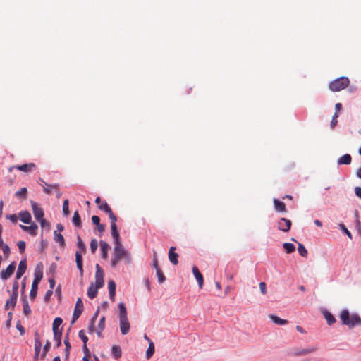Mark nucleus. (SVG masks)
<instances>
[{
    "mask_svg": "<svg viewBox=\"0 0 361 361\" xmlns=\"http://www.w3.org/2000/svg\"><path fill=\"white\" fill-rule=\"evenodd\" d=\"M114 257L111 259V266L116 267L117 264L122 259L126 260L127 263H130L131 258L130 253L126 250L121 243L119 244H114Z\"/></svg>",
    "mask_w": 361,
    "mask_h": 361,
    "instance_id": "f257e3e1",
    "label": "nucleus"
},
{
    "mask_svg": "<svg viewBox=\"0 0 361 361\" xmlns=\"http://www.w3.org/2000/svg\"><path fill=\"white\" fill-rule=\"evenodd\" d=\"M119 309V325L121 332L123 335H126L130 330V322L127 317V310L124 303L118 304Z\"/></svg>",
    "mask_w": 361,
    "mask_h": 361,
    "instance_id": "f03ea898",
    "label": "nucleus"
},
{
    "mask_svg": "<svg viewBox=\"0 0 361 361\" xmlns=\"http://www.w3.org/2000/svg\"><path fill=\"white\" fill-rule=\"evenodd\" d=\"M340 319L343 324L348 326L349 328H353L355 326H361V318L357 314H352L350 317L348 310H342L340 314Z\"/></svg>",
    "mask_w": 361,
    "mask_h": 361,
    "instance_id": "7ed1b4c3",
    "label": "nucleus"
},
{
    "mask_svg": "<svg viewBox=\"0 0 361 361\" xmlns=\"http://www.w3.org/2000/svg\"><path fill=\"white\" fill-rule=\"evenodd\" d=\"M348 85L349 79L346 77H341L332 81L329 84V87L331 91L338 92L345 89L346 87L348 86Z\"/></svg>",
    "mask_w": 361,
    "mask_h": 361,
    "instance_id": "20e7f679",
    "label": "nucleus"
},
{
    "mask_svg": "<svg viewBox=\"0 0 361 361\" xmlns=\"http://www.w3.org/2000/svg\"><path fill=\"white\" fill-rule=\"evenodd\" d=\"M83 311V303L81 298H78L75 306L71 324H73L80 317Z\"/></svg>",
    "mask_w": 361,
    "mask_h": 361,
    "instance_id": "39448f33",
    "label": "nucleus"
},
{
    "mask_svg": "<svg viewBox=\"0 0 361 361\" xmlns=\"http://www.w3.org/2000/svg\"><path fill=\"white\" fill-rule=\"evenodd\" d=\"M110 220H111V235L114 240V244H119L121 242V239H120L119 233L117 230V226H116L117 218L115 217Z\"/></svg>",
    "mask_w": 361,
    "mask_h": 361,
    "instance_id": "423d86ee",
    "label": "nucleus"
},
{
    "mask_svg": "<svg viewBox=\"0 0 361 361\" xmlns=\"http://www.w3.org/2000/svg\"><path fill=\"white\" fill-rule=\"evenodd\" d=\"M104 286V271L98 264H96L95 286L100 288Z\"/></svg>",
    "mask_w": 361,
    "mask_h": 361,
    "instance_id": "0eeeda50",
    "label": "nucleus"
},
{
    "mask_svg": "<svg viewBox=\"0 0 361 361\" xmlns=\"http://www.w3.org/2000/svg\"><path fill=\"white\" fill-rule=\"evenodd\" d=\"M292 225L290 220L286 218H281L277 222V228L283 232H288L290 231Z\"/></svg>",
    "mask_w": 361,
    "mask_h": 361,
    "instance_id": "6e6552de",
    "label": "nucleus"
},
{
    "mask_svg": "<svg viewBox=\"0 0 361 361\" xmlns=\"http://www.w3.org/2000/svg\"><path fill=\"white\" fill-rule=\"evenodd\" d=\"M16 269V262H13L11 263L7 268L2 271L1 273V279L4 280H7L9 279L13 274Z\"/></svg>",
    "mask_w": 361,
    "mask_h": 361,
    "instance_id": "1a4fd4ad",
    "label": "nucleus"
},
{
    "mask_svg": "<svg viewBox=\"0 0 361 361\" xmlns=\"http://www.w3.org/2000/svg\"><path fill=\"white\" fill-rule=\"evenodd\" d=\"M31 206L35 218L39 221L44 218V211L35 202H31Z\"/></svg>",
    "mask_w": 361,
    "mask_h": 361,
    "instance_id": "9d476101",
    "label": "nucleus"
},
{
    "mask_svg": "<svg viewBox=\"0 0 361 361\" xmlns=\"http://www.w3.org/2000/svg\"><path fill=\"white\" fill-rule=\"evenodd\" d=\"M317 350L316 348H298L294 350L293 355L295 356H304L309 355Z\"/></svg>",
    "mask_w": 361,
    "mask_h": 361,
    "instance_id": "9b49d317",
    "label": "nucleus"
},
{
    "mask_svg": "<svg viewBox=\"0 0 361 361\" xmlns=\"http://www.w3.org/2000/svg\"><path fill=\"white\" fill-rule=\"evenodd\" d=\"M98 207L99 209L106 213L110 219L116 217L106 202H104L101 204H99Z\"/></svg>",
    "mask_w": 361,
    "mask_h": 361,
    "instance_id": "f8f14e48",
    "label": "nucleus"
},
{
    "mask_svg": "<svg viewBox=\"0 0 361 361\" xmlns=\"http://www.w3.org/2000/svg\"><path fill=\"white\" fill-rule=\"evenodd\" d=\"M27 269L26 260H21L18 264V270L16 272V278L19 279L25 274Z\"/></svg>",
    "mask_w": 361,
    "mask_h": 361,
    "instance_id": "ddd939ff",
    "label": "nucleus"
},
{
    "mask_svg": "<svg viewBox=\"0 0 361 361\" xmlns=\"http://www.w3.org/2000/svg\"><path fill=\"white\" fill-rule=\"evenodd\" d=\"M176 247H171L169 251V261L174 265H177L178 263V255L175 252Z\"/></svg>",
    "mask_w": 361,
    "mask_h": 361,
    "instance_id": "4468645a",
    "label": "nucleus"
},
{
    "mask_svg": "<svg viewBox=\"0 0 361 361\" xmlns=\"http://www.w3.org/2000/svg\"><path fill=\"white\" fill-rule=\"evenodd\" d=\"M35 164L34 163H29V164H24L22 165H18L13 166V168H16V169L23 171V172H30L32 169L35 168Z\"/></svg>",
    "mask_w": 361,
    "mask_h": 361,
    "instance_id": "2eb2a0df",
    "label": "nucleus"
},
{
    "mask_svg": "<svg viewBox=\"0 0 361 361\" xmlns=\"http://www.w3.org/2000/svg\"><path fill=\"white\" fill-rule=\"evenodd\" d=\"M192 272H193V274H194L195 279H197V281L198 282L199 287L201 288L202 287L203 283H204V279H203L202 274L199 271L198 268L196 267H192Z\"/></svg>",
    "mask_w": 361,
    "mask_h": 361,
    "instance_id": "dca6fc26",
    "label": "nucleus"
},
{
    "mask_svg": "<svg viewBox=\"0 0 361 361\" xmlns=\"http://www.w3.org/2000/svg\"><path fill=\"white\" fill-rule=\"evenodd\" d=\"M20 226L23 231L29 232L32 235H36L38 228L37 225L35 223H32L30 226L20 225Z\"/></svg>",
    "mask_w": 361,
    "mask_h": 361,
    "instance_id": "f3484780",
    "label": "nucleus"
},
{
    "mask_svg": "<svg viewBox=\"0 0 361 361\" xmlns=\"http://www.w3.org/2000/svg\"><path fill=\"white\" fill-rule=\"evenodd\" d=\"M17 298H18V294H16V293L12 294L11 298L6 300V302L5 305V309L8 310L10 307L13 309L16 304V302H17Z\"/></svg>",
    "mask_w": 361,
    "mask_h": 361,
    "instance_id": "a211bd4d",
    "label": "nucleus"
},
{
    "mask_svg": "<svg viewBox=\"0 0 361 361\" xmlns=\"http://www.w3.org/2000/svg\"><path fill=\"white\" fill-rule=\"evenodd\" d=\"M100 248H101V251H102V258L104 259H106L109 257V255H108V251L109 249V244L104 240H101L100 241Z\"/></svg>",
    "mask_w": 361,
    "mask_h": 361,
    "instance_id": "6ab92c4d",
    "label": "nucleus"
},
{
    "mask_svg": "<svg viewBox=\"0 0 361 361\" xmlns=\"http://www.w3.org/2000/svg\"><path fill=\"white\" fill-rule=\"evenodd\" d=\"M108 288L109 291L110 299L112 301H114L116 295V283L114 282V281L110 280L108 282Z\"/></svg>",
    "mask_w": 361,
    "mask_h": 361,
    "instance_id": "aec40b11",
    "label": "nucleus"
},
{
    "mask_svg": "<svg viewBox=\"0 0 361 361\" xmlns=\"http://www.w3.org/2000/svg\"><path fill=\"white\" fill-rule=\"evenodd\" d=\"M269 318L276 324L283 326L288 323V320L279 318L275 314H269Z\"/></svg>",
    "mask_w": 361,
    "mask_h": 361,
    "instance_id": "412c9836",
    "label": "nucleus"
},
{
    "mask_svg": "<svg viewBox=\"0 0 361 361\" xmlns=\"http://www.w3.org/2000/svg\"><path fill=\"white\" fill-rule=\"evenodd\" d=\"M274 208L277 212H286V204L283 202L280 201L277 199H274Z\"/></svg>",
    "mask_w": 361,
    "mask_h": 361,
    "instance_id": "4be33fe9",
    "label": "nucleus"
},
{
    "mask_svg": "<svg viewBox=\"0 0 361 361\" xmlns=\"http://www.w3.org/2000/svg\"><path fill=\"white\" fill-rule=\"evenodd\" d=\"M42 181L44 183V185H45L43 188V191L48 195L51 194L53 190L59 188V184H58V183L49 185L48 183L43 181L42 180Z\"/></svg>",
    "mask_w": 361,
    "mask_h": 361,
    "instance_id": "5701e85b",
    "label": "nucleus"
},
{
    "mask_svg": "<svg viewBox=\"0 0 361 361\" xmlns=\"http://www.w3.org/2000/svg\"><path fill=\"white\" fill-rule=\"evenodd\" d=\"M42 343L38 338V334H35V359L37 360L41 350Z\"/></svg>",
    "mask_w": 361,
    "mask_h": 361,
    "instance_id": "b1692460",
    "label": "nucleus"
},
{
    "mask_svg": "<svg viewBox=\"0 0 361 361\" xmlns=\"http://www.w3.org/2000/svg\"><path fill=\"white\" fill-rule=\"evenodd\" d=\"M75 261L77 267L80 270V274H83V269H82V257L80 252L77 251L75 252Z\"/></svg>",
    "mask_w": 361,
    "mask_h": 361,
    "instance_id": "393cba45",
    "label": "nucleus"
},
{
    "mask_svg": "<svg viewBox=\"0 0 361 361\" xmlns=\"http://www.w3.org/2000/svg\"><path fill=\"white\" fill-rule=\"evenodd\" d=\"M42 277H43V272H42V266L40 267V265L38 264L37 266L35 271V279H34L33 281L39 283Z\"/></svg>",
    "mask_w": 361,
    "mask_h": 361,
    "instance_id": "a878e982",
    "label": "nucleus"
},
{
    "mask_svg": "<svg viewBox=\"0 0 361 361\" xmlns=\"http://www.w3.org/2000/svg\"><path fill=\"white\" fill-rule=\"evenodd\" d=\"M19 217L20 221L25 224H30L31 221V214L27 211L20 212L19 214Z\"/></svg>",
    "mask_w": 361,
    "mask_h": 361,
    "instance_id": "bb28decb",
    "label": "nucleus"
},
{
    "mask_svg": "<svg viewBox=\"0 0 361 361\" xmlns=\"http://www.w3.org/2000/svg\"><path fill=\"white\" fill-rule=\"evenodd\" d=\"M351 161H352V158H351V156L349 154H345L343 156H341L338 160V164L339 165H343V164H350L351 163Z\"/></svg>",
    "mask_w": 361,
    "mask_h": 361,
    "instance_id": "cd10ccee",
    "label": "nucleus"
},
{
    "mask_svg": "<svg viewBox=\"0 0 361 361\" xmlns=\"http://www.w3.org/2000/svg\"><path fill=\"white\" fill-rule=\"evenodd\" d=\"M323 315H324V318L326 319V322L329 325H332L333 324L335 323L336 319L334 318V315L329 311L324 310Z\"/></svg>",
    "mask_w": 361,
    "mask_h": 361,
    "instance_id": "c85d7f7f",
    "label": "nucleus"
},
{
    "mask_svg": "<svg viewBox=\"0 0 361 361\" xmlns=\"http://www.w3.org/2000/svg\"><path fill=\"white\" fill-rule=\"evenodd\" d=\"M104 328H105V317H102L99 322V324H98V326H97V328L96 330L97 334L99 337L102 336V332L103 331Z\"/></svg>",
    "mask_w": 361,
    "mask_h": 361,
    "instance_id": "c756f323",
    "label": "nucleus"
},
{
    "mask_svg": "<svg viewBox=\"0 0 361 361\" xmlns=\"http://www.w3.org/2000/svg\"><path fill=\"white\" fill-rule=\"evenodd\" d=\"M98 289L95 286H94L93 283H92L87 290V295L90 299H93L97 296Z\"/></svg>",
    "mask_w": 361,
    "mask_h": 361,
    "instance_id": "7c9ffc66",
    "label": "nucleus"
},
{
    "mask_svg": "<svg viewBox=\"0 0 361 361\" xmlns=\"http://www.w3.org/2000/svg\"><path fill=\"white\" fill-rule=\"evenodd\" d=\"M54 240L56 243L59 244L61 247H65V240L63 236L61 233H58L56 231L54 232Z\"/></svg>",
    "mask_w": 361,
    "mask_h": 361,
    "instance_id": "2f4dec72",
    "label": "nucleus"
},
{
    "mask_svg": "<svg viewBox=\"0 0 361 361\" xmlns=\"http://www.w3.org/2000/svg\"><path fill=\"white\" fill-rule=\"evenodd\" d=\"M111 353L114 358L118 360L121 357L122 355L121 348L118 345H114L111 348Z\"/></svg>",
    "mask_w": 361,
    "mask_h": 361,
    "instance_id": "473e14b6",
    "label": "nucleus"
},
{
    "mask_svg": "<svg viewBox=\"0 0 361 361\" xmlns=\"http://www.w3.org/2000/svg\"><path fill=\"white\" fill-rule=\"evenodd\" d=\"M62 322L63 319L61 317H56L54 319L52 327L54 333L61 332V331H59V327L61 326Z\"/></svg>",
    "mask_w": 361,
    "mask_h": 361,
    "instance_id": "72a5a7b5",
    "label": "nucleus"
},
{
    "mask_svg": "<svg viewBox=\"0 0 361 361\" xmlns=\"http://www.w3.org/2000/svg\"><path fill=\"white\" fill-rule=\"evenodd\" d=\"M38 283L32 281V288L30 290V296L32 300H34L37 294Z\"/></svg>",
    "mask_w": 361,
    "mask_h": 361,
    "instance_id": "f704fd0d",
    "label": "nucleus"
},
{
    "mask_svg": "<svg viewBox=\"0 0 361 361\" xmlns=\"http://www.w3.org/2000/svg\"><path fill=\"white\" fill-rule=\"evenodd\" d=\"M23 310L26 316H28L31 312V310L29 306L27 300L25 298L23 299Z\"/></svg>",
    "mask_w": 361,
    "mask_h": 361,
    "instance_id": "c9c22d12",
    "label": "nucleus"
},
{
    "mask_svg": "<svg viewBox=\"0 0 361 361\" xmlns=\"http://www.w3.org/2000/svg\"><path fill=\"white\" fill-rule=\"evenodd\" d=\"M154 353V345L152 341H149V347L146 351V357L149 359Z\"/></svg>",
    "mask_w": 361,
    "mask_h": 361,
    "instance_id": "e433bc0d",
    "label": "nucleus"
},
{
    "mask_svg": "<svg viewBox=\"0 0 361 361\" xmlns=\"http://www.w3.org/2000/svg\"><path fill=\"white\" fill-rule=\"evenodd\" d=\"M73 224L75 226H78V227H80L81 226V219H80V216L78 211H75L74 212L73 217Z\"/></svg>",
    "mask_w": 361,
    "mask_h": 361,
    "instance_id": "4c0bfd02",
    "label": "nucleus"
},
{
    "mask_svg": "<svg viewBox=\"0 0 361 361\" xmlns=\"http://www.w3.org/2000/svg\"><path fill=\"white\" fill-rule=\"evenodd\" d=\"M283 247L288 254L293 252L295 250V245L290 243H284Z\"/></svg>",
    "mask_w": 361,
    "mask_h": 361,
    "instance_id": "58836bf2",
    "label": "nucleus"
},
{
    "mask_svg": "<svg viewBox=\"0 0 361 361\" xmlns=\"http://www.w3.org/2000/svg\"><path fill=\"white\" fill-rule=\"evenodd\" d=\"M61 336L62 332L54 333V340L56 341L57 348H59L61 345Z\"/></svg>",
    "mask_w": 361,
    "mask_h": 361,
    "instance_id": "ea45409f",
    "label": "nucleus"
},
{
    "mask_svg": "<svg viewBox=\"0 0 361 361\" xmlns=\"http://www.w3.org/2000/svg\"><path fill=\"white\" fill-rule=\"evenodd\" d=\"M298 250L299 254L302 257H307L308 252H307V249L305 247V246L302 244L298 243Z\"/></svg>",
    "mask_w": 361,
    "mask_h": 361,
    "instance_id": "a19ab883",
    "label": "nucleus"
},
{
    "mask_svg": "<svg viewBox=\"0 0 361 361\" xmlns=\"http://www.w3.org/2000/svg\"><path fill=\"white\" fill-rule=\"evenodd\" d=\"M83 352H84V357L82 358L83 361H89L90 358L91 357V353L90 350L88 349L87 346H82Z\"/></svg>",
    "mask_w": 361,
    "mask_h": 361,
    "instance_id": "79ce46f5",
    "label": "nucleus"
},
{
    "mask_svg": "<svg viewBox=\"0 0 361 361\" xmlns=\"http://www.w3.org/2000/svg\"><path fill=\"white\" fill-rule=\"evenodd\" d=\"M156 272H157V276L159 283H163L165 281V280H166V278H165V276H164V273L162 272L161 269L157 270Z\"/></svg>",
    "mask_w": 361,
    "mask_h": 361,
    "instance_id": "37998d69",
    "label": "nucleus"
},
{
    "mask_svg": "<svg viewBox=\"0 0 361 361\" xmlns=\"http://www.w3.org/2000/svg\"><path fill=\"white\" fill-rule=\"evenodd\" d=\"M78 336H79V337L80 338V339L83 342V346H87V343L88 341V338L85 335V333L84 330H80L79 331Z\"/></svg>",
    "mask_w": 361,
    "mask_h": 361,
    "instance_id": "c03bdc74",
    "label": "nucleus"
},
{
    "mask_svg": "<svg viewBox=\"0 0 361 361\" xmlns=\"http://www.w3.org/2000/svg\"><path fill=\"white\" fill-rule=\"evenodd\" d=\"M98 247V242L95 238L92 239L90 242V250L92 254H94Z\"/></svg>",
    "mask_w": 361,
    "mask_h": 361,
    "instance_id": "a18cd8bd",
    "label": "nucleus"
},
{
    "mask_svg": "<svg viewBox=\"0 0 361 361\" xmlns=\"http://www.w3.org/2000/svg\"><path fill=\"white\" fill-rule=\"evenodd\" d=\"M78 240V247L82 252L86 251V246L83 241L82 240L81 238L78 235L77 238Z\"/></svg>",
    "mask_w": 361,
    "mask_h": 361,
    "instance_id": "49530a36",
    "label": "nucleus"
},
{
    "mask_svg": "<svg viewBox=\"0 0 361 361\" xmlns=\"http://www.w3.org/2000/svg\"><path fill=\"white\" fill-rule=\"evenodd\" d=\"M68 200H65L63 201V212L65 216H68L69 214V208H68Z\"/></svg>",
    "mask_w": 361,
    "mask_h": 361,
    "instance_id": "de8ad7c7",
    "label": "nucleus"
},
{
    "mask_svg": "<svg viewBox=\"0 0 361 361\" xmlns=\"http://www.w3.org/2000/svg\"><path fill=\"white\" fill-rule=\"evenodd\" d=\"M50 345H51L50 342L49 341H47L46 344L44 345V348H43V353L42 355V359L44 358V357L46 356L47 353L49 350Z\"/></svg>",
    "mask_w": 361,
    "mask_h": 361,
    "instance_id": "09e8293b",
    "label": "nucleus"
},
{
    "mask_svg": "<svg viewBox=\"0 0 361 361\" xmlns=\"http://www.w3.org/2000/svg\"><path fill=\"white\" fill-rule=\"evenodd\" d=\"M1 248L2 249L3 253L5 256V257H8L11 252L8 245H7L6 244H4L1 247Z\"/></svg>",
    "mask_w": 361,
    "mask_h": 361,
    "instance_id": "8fccbe9b",
    "label": "nucleus"
},
{
    "mask_svg": "<svg viewBox=\"0 0 361 361\" xmlns=\"http://www.w3.org/2000/svg\"><path fill=\"white\" fill-rule=\"evenodd\" d=\"M340 228L348 236L350 239H352V234L347 229L345 226L344 224H340Z\"/></svg>",
    "mask_w": 361,
    "mask_h": 361,
    "instance_id": "3c124183",
    "label": "nucleus"
},
{
    "mask_svg": "<svg viewBox=\"0 0 361 361\" xmlns=\"http://www.w3.org/2000/svg\"><path fill=\"white\" fill-rule=\"evenodd\" d=\"M26 194H27V188H21L20 190H18L16 192V196H20V197H25Z\"/></svg>",
    "mask_w": 361,
    "mask_h": 361,
    "instance_id": "603ef678",
    "label": "nucleus"
},
{
    "mask_svg": "<svg viewBox=\"0 0 361 361\" xmlns=\"http://www.w3.org/2000/svg\"><path fill=\"white\" fill-rule=\"evenodd\" d=\"M97 317V314H95V315L94 316V317L91 320V324L88 328V330H89V332L90 333H92L94 331V321L96 319V317Z\"/></svg>",
    "mask_w": 361,
    "mask_h": 361,
    "instance_id": "864d4df0",
    "label": "nucleus"
},
{
    "mask_svg": "<svg viewBox=\"0 0 361 361\" xmlns=\"http://www.w3.org/2000/svg\"><path fill=\"white\" fill-rule=\"evenodd\" d=\"M338 116V114L337 112H336L331 119V126L332 128H334L336 126V125L338 123V121H337V118Z\"/></svg>",
    "mask_w": 361,
    "mask_h": 361,
    "instance_id": "5fc2aeb1",
    "label": "nucleus"
},
{
    "mask_svg": "<svg viewBox=\"0 0 361 361\" xmlns=\"http://www.w3.org/2000/svg\"><path fill=\"white\" fill-rule=\"evenodd\" d=\"M18 247L21 253L24 252L25 250V241H19L18 243Z\"/></svg>",
    "mask_w": 361,
    "mask_h": 361,
    "instance_id": "6e6d98bb",
    "label": "nucleus"
},
{
    "mask_svg": "<svg viewBox=\"0 0 361 361\" xmlns=\"http://www.w3.org/2000/svg\"><path fill=\"white\" fill-rule=\"evenodd\" d=\"M39 223H40V225L42 228H46L47 227L48 228H49V223L48 221H47L44 218L39 220L38 221Z\"/></svg>",
    "mask_w": 361,
    "mask_h": 361,
    "instance_id": "4d7b16f0",
    "label": "nucleus"
},
{
    "mask_svg": "<svg viewBox=\"0 0 361 361\" xmlns=\"http://www.w3.org/2000/svg\"><path fill=\"white\" fill-rule=\"evenodd\" d=\"M259 288H260L261 293L263 295H265L267 293V287H266V283L264 282L259 283Z\"/></svg>",
    "mask_w": 361,
    "mask_h": 361,
    "instance_id": "13d9d810",
    "label": "nucleus"
},
{
    "mask_svg": "<svg viewBox=\"0 0 361 361\" xmlns=\"http://www.w3.org/2000/svg\"><path fill=\"white\" fill-rule=\"evenodd\" d=\"M92 224L96 226L100 224V219L98 216H96V215L92 216Z\"/></svg>",
    "mask_w": 361,
    "mask_h": 361,
    "instance_id": "bf43d9fd",
    "label": "nucleus"
},
{
    "mask_svg": "<svg viewBox=\"0 0 361 361\" xmlns=\"http://www.w3.org/2000/svg\"><path fill=\"white\" fill-rule=\"evenodd\" d=\"M53 294V290H49L47 291L45 295H44V300L45 302H49V299L51 298V296Z\"/></svg>",
    "mask_w": 361,
    "mask_h": 361,
    "instance_id": "052dcab7",
    "label": "nucleus"
},
{
    "mask_svg": "<svg viewBox=\"0 0 361 361\" xmlns=\"http://www.w3.org/2000/svg\"><path fill=\"white\" fill-rule=\"evenodd\" d=\"M6 219H9L14 224L17 222V216H16V214H8L6 216Z\"/></svg>",
    "mask_w": 361,
    "mask_h": 361,
    "instance_id": "680f3d73",
    "label": "nucleus"
},
{
    "mask_svg": "<svg viewBox=\"0 0 361 361\" xmlns=\"http://www.w3.org/2000/svg\"><path fill=\"white\" fill-rule=\"evenodd\" d=\"M152 266L156 269V271L158 270V269H160V268L159 267V265H158L157 259L155 255H154V259H153Z\"/></svg>",
    "mask_w": 361,
    "mask_h": 361,
    "instance_id": "e2e57ef3",
    "label": "nucleus"
},
{
    "mask_svg": "<svg viewBox=\"0 0 361 361\" xmlns=\"http://www.w3.org/2000/svg\"><path fill=\"white\" fill-rule=\"evenodd\" d=\"M18 281H15L13 286V293L12 294H18Z\"/></svg>",
    "mask_w": 361,
    "mask_h": 361,
    "instance_id": "0e129e2a",
    "label": "nucleus"
},
{
    "mask_svg": "<svg viewBox=\"0 0 361 361\" xmlns=\"http://www.w3.org/2000/svg\"><path fill=\"white\" fill-rule=\"evenodd\" d=\"M16 328L20 332L21 335L24 334L25 329H24L23 326L20 324H17Z\"/></svg>",
    "mask_w": 361,
    "mask_h": 361,
    "instance_id": "69168bd1",
    "label": "nucleus"
},
{
    "mask_svg": "<svg viewBox=\"0 0 361 361\" xmlns=\"http://www.w3.org/2000/svg\"><path fill=\"white\" fill-rule=\"evenodd\" d=\"M97 230L100 233H102L105 230V226L103 224L97 225Z\"/></svg>",
    "mask_w": 361,
    "mask_h": 361,
    "instance_id": "338daca9",
    "label": "nucleus"
},
{
    "mask_svg": "<svg viewBox=\"0 0 361 361\" xmlns=\"http://www.w3.org/2000/svg\"><path fill=\"white\" fill-rule=\"evenodd\" d=\"M355 195L361 198V188L360 187H356L355 188Z\"/></svg>",
    "mask_w": 361,
    "mask_h": 361,
    "instance_id": "774afa93",
    "label": "nucleus"
}]
</instances>
